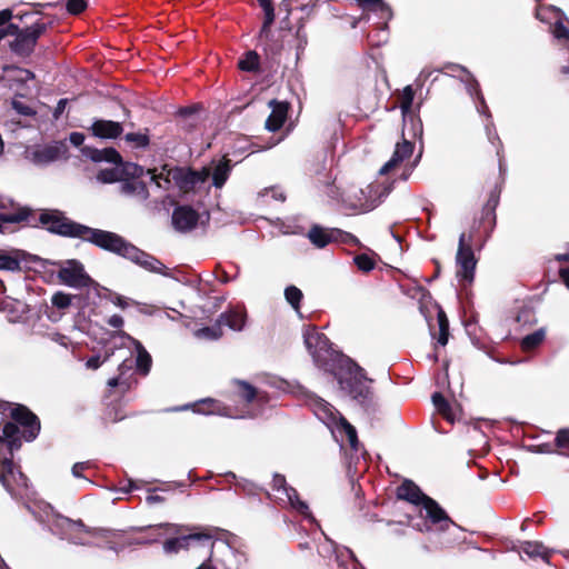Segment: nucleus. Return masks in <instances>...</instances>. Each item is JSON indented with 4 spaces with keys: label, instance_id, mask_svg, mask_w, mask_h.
<instances>
[{
    "label": "nucleus",
    "instance_id": "f257e3e1",
    "mask_svg": "<svg viewBox=\"0 0 569 569\" xmlns=\"http://www.w3.org/2000/svg\"><path fill=\"white\" fill-rule=\"evenodd\" d=\"M13 421L3 425L0 433V482L17 500H30L33 490L29 487L28 478L13 461V452L21 447V437L32 441L40 431V421L27 407L17 405L11 410Z\"/></svg>",
    "mask_w": 569,
    "mask_h": 569
},
{
    "label": "nucleus",
    "instance_id": "f03ea898",
    "mask_svg": "<svg viewBox=\"0 0 569 569\" xmlns=\"http://www.w3.org/2000/svg\"><path fill=\"white\" fill-rule=\"evenodd\" d=\"M305 345L315 363L325 371L332 372L340 389L352 399L365 402L370 393L365 371L352 359L332 349L329 339L315 329H306Z\"/></svg>",
    "mask_w": 569,
    "mask_h": 569
},
{
    "label": "nucleus",
    "instance_id": "7ed1b4c3",
    "mask_svg": "<svg viewBox=\"0 0 569 569\" xmlns=\"http://www.w3.org/2000/svg\"><path fill=\"white\" fill-rule=\"evenodd\" d=\"M39 221L46 226L50 232L58 233L64 237L79 238L83 241L90 242L98 248L127 258L129 248L132 243L127 241L118 233L90 228L88 226L74 222L64 217L58 210H46L41 212Z\"/></svg>",
    "mask_w": 569,
    "mask_h": 569
},
{
    "label": "nucleus",
    "instance_id": "20e7f679",
    "mask_svg": "<svg viewBox=\"0 0 569 569\" xmlns=\"http://www.w3.org/2000/svg\"><path fill=\"white\" fill-rule=\"evenodd\" d=\"M398 498L407 500L416 506H421V511H425V519L422 523L412 522V526L420 531H430L433 526L439 530H447L453 525V521L448 517L446 511L431 498L426 496L420 488L410 480H406L398 488Z\"/></svg>",
    "mask_w": 569,
    "mask_h": 569
},
{
    "label": "nucleus",
    "instance_id": "39448f33",
    "mask_svg": "<svg viewBox=\"0 0 569 569\" xmlns=\"http://www.w3.org/2000/svg\"><path fill=\"white\" fill-rule=\"evenodd\" d=\"M83 157L92 160L93 162H109L112 164L110 168L101 169L98 172L97 179L102 183H112L123 180V177H137L142 172V168L133 163H123L121 156L113 148L96 149L89 146L81 148Z\"/></svg>",
    "mask_w": 569,
    "mask_h": 569
},
{
    "label": "nucleus",
    "instance_id": "423d86ee",
    "mask_svg": "<svg viewBox=\"0 0 569 569\" xmlns=\"http://www.w3.org/2000/svg\"><path fill=\"white\" fill-rule=\"evenodd\" d=\"M310 406L318 417L329 428L336 427L340 432H343L350 447L358 450V437L353 426H351L346 418L329 402L326 400L315 397L311 399Z\"/></svg>",
    "mask_w": 569,
    "mask_h": 569
},
{
    "label": "nucleus",
    "instance_id": "0eeeda50",
    "mask_svg": "<svg viewBox=\"0 0 569 569\" xmlns=\"http://www.w3.org/2000/svg\"><path fill=\"white\" fill-rule=\"evenodd\" d=\"M44 30L46 24L42 22H36L23 30L14 24H9L0 30V41L12 37V40H8L10 49L19 56H28L32 52L38 38Z\"/></svg>",
    "mask_w": 569,
    "mask_h": 569
},
{
    "label": "nucleus",
    "instance_id": "6e6552de",
    "mask_svg": "<svg viewBox=\"0 0 569 569\" xmlns=\"http://www.w3.org/2000/svg\"><path fill=\"white\" fill-rule=\"evenodd\" d=\"M51 531L73 545L88 546L91 543L89 537L94 536L97 530L87 528L82 521H73L66 517H57L51 525Z\"/></svg>",
    "mask_w": 569,
    "mask_h": 569
},
{
    "label": "nucleus",
    "instance_id": "1a4fd4ad",
    "mask_svg": "<svg viewBox=\"0 0 569 569\" xmlns=\"http://www.w3.org/2000/svg\"><path fill=\"white\" fill-rule=\"evenodd\" d=\"M413 150L415 144L411 141L403 139L401 142H398L391 158L380 168L379 173L387 174L403 163V172L401 174V179L407 180L421 158L420 152L412 162H406L411 158Z\"/></svg>",
    "mask_w": 569,
    "mask_h": 569
},
{
    "label": "nucleus",
    "instance_id": "9d476101",
    "mask_svg": "<svg viewBox=\"0 0 569 569\" xmlns=\"http://www.w3.org/2000/svg\"><path fill=\"white\" fill-rule=\"evenodd\" d=\"M272 490L276 492L277 499L287 502L292 509L301 513L310 521H315L313 516L309 511L308 505L300 500L295 488L287 485L286 478L281 475H274L272 479Z\"/></svg>",
    "mask_w": 569,
    "mask_h": 569
},
{
    "label": "nucleus",
    "instance_id": "9b49d317",
    "mask_svg": "<svg viewBox=\"0 0 569 569\" xmlns=\"http://www.w3.org/2000/svg\"><path fill=\"white\" fill-rule=\"evenodd\" d=\"M456 262L458 267L457 278L467 283L472 282L477 261L471 244L466 240L465 233H461L459 237Z\"/></svg>",
    "mask_w": 569,
    "mask_h": 569
},
{
    "label": "nucleus",
    "instance_id": "f8f14e48",
    "mask_svg": "<svg viewBox=\"0 0 569 569\" xmlns=\"http://www.w3.org/2000/svg\"><path fill=\"white\" fill-rule=\"evenodd\" d=\"M58 278L66 286L76 289L90 287L93 282L86 272L83 264L78 260H67L61 263Z\"/></svg>",
    "mask_w": 569,
    "mask_h": 569
},
{
    "label": "nucleus",
    "instance_id": "ddd939ff",
    "mask_svg": "<svg viewBox=\"0 0 569 569\" xmlns=\"http://www.w3.org/2000/svg\"><path fill=\"white\" fill-rule=\"evenodd\" d=\"M68 153L64 141H54L50 144L39 146L29 152L30 160L39 166H46L62 158Z\"/></svg>",
    "mask_w": 569,
    "mask_h": 569
},
{
    "label": "nucleus",
    "instance_id": "4468645a",
    "mask_svg": "<svg viewBox=\"0 0 569 569\" xmlns=\"http://www.w3.org/2000/svg\"><path fill=\"white\" fill-rule=\"evenodd\" d=\"M212 535L208 532H193L168 539L163 543V550L167 553H177L180 550L188 549L192 543L197 542L201 546H207L209 549L213 548Z\"/></svg>",
    "mask_w": 569,
    "mask_h": 569
},
{
    "label": "nucleus",
    "instance_id": "2eb2a0df",
    "mask_svg": "<svg viewBox=\"0 0 569 569\" xmlns=\"http://www.w3.org/2000/svg\"><path fill=\"white\" fill-rule=\"evenodd\" d=\"M413 97H415V92H413L411 86L405 87V89H403V91L401 93V97H400V100H401L400 108H401V112H402V116H403V131L408 127V121H410V124H411V137L412 138H416V137L421 138V136H422V123H421L420 119H416L411 114V107H412V102H413Z\"/></svg>",
    "mask_w": 569,
    "mask_h": 569
},
{
    "label": "nucleus",
    "instance_id": "dca6fc26",
    "mask_svg": "<svg viewBox=\"0 0 569 569\" xmlns=\"http://www.w3.org/2000/svg\"><path fill=\"white\" fill-rule=\"evenodd\" d=\"M128 260L132 261L133 263L140 266L141 268L146 269L147 271L159 273V274H167L166 270L167 267L157 258L153 256L140 250L136 246H131L129 248V252L127 258Z\"/></svg>",
    "mask_w": 569,
    "mask_h": 569
},
{
    "label": "nucleus",
    "instance_id": "f3484780",
    "mask_svg": "<svg viewBox=\"0 0 569 569\" xmlns=\"http://www.w3.org/2000/svg\"><path fill=\"white\" fill-rule=\"evenodd\" d=\"M199 218V213L191 207L180 206L173 210L172 224L176 230L188 232L197 226Z\"/></svg>",
    "mask_w": 569,
    "mask_h": 569
},
{
    "label": "nucleus",
    "instance_id": "a211bd4d",
    "mask_svg": "<svg viewBox=\"0 0 569 569\" xmlns=\"http://www.w3.org/2000/svg\"><path fill=\"white\" fill-rule=\"evenodd\" d=\"M93 137L100 139H116L123 132V127L118 121L96 119L89 129Z\"/></svg>",
    "mask_w": 569,
    "mask_h": 569
},
{
    "label": "nucleus",
    "instance_id": "6ab92c4d",
    "mask_svg": "<svg viewBox=\"0 0 569 569\" xmlns=\"http://www.w3.org/2000/svg\"><path fill=\"white\" fill-rule=\"evenodd\" d=\"M262 9L264 12V19H263V23H262V27L259 32V41L264 47L266 50H269L272 53H276L280 50V47H273L270 44L271 37H272L271 26L274 22V18H276L274 9H273L272 4L267 6Z\"/></svg>",
    "mask_w": 569,
    "mask_h": 569
},
{
    "label": "nucleus",
    "instance_id": "aec40b11",
    "mask_svg": "<svg viewBox=\"0 0 569 569\" xmlns=\"http://www.w3.org/2000/svg\"><path fill=\"white\" fill-rule=\"evenodd\" d=\"M269 104L271 107V113L266 121V128L269 131H277L287 119L288 103L271 100Z\"/></svg>",
    "mask_w": 569,
    "mask_h": 569
},
{
    "label": "nucleus",
    "instance_id": "412c9836",
    "mask_svg": "<svg viewBox=\"0 0 569 569\" xmlns=\"http://www.w3.org/2000/svg\"><path fill=\"white\" fill-rule=\"evenodd\" d=\"M120 192L126 196L136 197L140 200H146L149 197L148 189L146 184L137 179H126L121 180Z\"/></svg>",
    "mask_w": 569,
    "mask_h": 569
},
{
    "label": "nucleus",
    "instance_id": "4be33fe9",
    "mask_svg": "<svg viewBox=\"0 0 569 569\" xmlns=\"http://www.w3.org/2000/svg\"><path fill=\"white\" fill-rule=\"evenodd\" d=\"M194 411L202 415H221L230 418H244L246 415H232L226 408H221L220 405L213 399H203L194 405Z\"/></svg>",
    "mask_w": 569,
    "mask_h": 569
},
{
    "label": "nucleus",
    "instance_id": "5701e85b",
    "mask_svg": "<svg viewBox=\"0 0 569 569\" xmlns=\"http://www.w3.org/2000/svg\"><path fill=\"white\" fill-rule=\"evenodd\" d=\"M221 326H227L233 331H241L246 325V313L241 310L222 312L219 318Z\"/></svg>",
    "mask_w": 569,
    "mask_h": 569
},
{
    "label": "nucleus",
    "instance_id": "b1692460",
    "mask_svg": "<svg viewBox=\"0 0 569 569\" xmlns=\"http://www.w3.org/2000/svg\"><path fill=\"white\" fill-rule=\"evenodd\" d=\"M136 347V351H137V358H136V366H137V369L142 373V375H148L149 371H150V368H151V363H152V360H151V356L149 355V352L143 348V346L136 339L131 338V337H127Z\"/></svg>",
    "mask_w": 569,
    "mask_h": 569
},
{
    "label": "nucleus",
    "instance_id": "393cba45",
    "mask_svg": "<svg viewBox=\"0 0 569 569\" xmlns=\"http://www.w3.org/2000/svg\"><path fill=\"white\" fill-rule=\"evenodd\" d=\"M363 10L373 11L380 14L381 19L389 20L392 16L391 9L383 0H356Z\"/></svg>",
    "mask_w": 569,
    "mask_h": 569
},
{
    "label": "nucleus",
    "instance_id": "a878e982",
    "mask_svg": "<svg viewBox=\"0 0 569 569\" xmlns=\"http://www.w3.org/2000/svg\"><path fill=\"white\" fill-rule=\"evenodd\" d=\"M308 238L316 247L325 248L333 240V231H328L315 226L309 230Z\"/></svg>",
    "mask_w": 569,
    "mask_h": 569
},
{
    "label": "nucleus",
    "instance_id": "bb28decb",
    "mask_svg": "<svg viewBox=\"0 0 569 569\" xmlns=\"http://www.w3.org/2000/svg\"><path fill=\"white\" fill-rule=\"evenodd\" d=\"M521 552L530 558L541 557L543 560H548L549 550L540 542L526 541L520 547Z\"/></svg>",
    "mask_w": 569,
    "mask_h": 569
},
{
    "label": "nucleus",
    "instance_id": "cd10ccee",
    "mask_svg": "<svg viewBox=\"0 0 569 569\" xmlns=\"http://www.w3.org/2000/svg\"><path fill=\"white\" fill-rule=\"evenodd\" d=\"M30 211L27 208H18L13 212H2L0 213V232H3L4 229L2 227L3 223H18L27 220Z\"/></svg>",
    "mask_w": 569,
    "mask_h": 569
},
{
    "label": "nucleus",
    "instance_id": "c85d7f7f",
    "mask_svg": "<svg viewBox=\"0 0 569 569\" xmlns=\"http://www.w3.org/2000/svg\"><path fill=\"white\" fill-rule=\"evenodd\" d=\"M223 335L222 326L217 319V321L210 327H203L194 331V336L198 339L204 340H217L221 338Z\"/></svg>",
    "mask_w": 569,
    "mask_h": 569
},
{
    "label": "nucleus",
    "instance_id": "c756f323",
    "mask_svg": "<svg viewBox=\"0 0 569 569\" xmlns=\"http://www.w3.org/2000/svg\"><path fill=\"white\" fill-rule=\"evenodd\" d=\"M180 124L187 130L192 129L199 121V116L196 112L194 107L182 108L178 112Z\"/></svg>",
    "mask_w": 569,
    "mask_h": 569
},
{
    "label": "nucleus",
    "instance_id": "7c9ffc66",
    "mask_svg": "<svg viewBox=\"0 0 569 569\" xmlns=\"http://www.w3.org/2000/svg\"><path fill=\"white\" fill-rule=\"evenodd\" d=\"M432 403L439 413H441L448 421L453 422L455 417L451 407L441 393L435 392L432 395Z\"/></svg>",
    "mask_w": 569,
    "mask_h": 569
},
{
    "label": "nucleus",
    "instance_id": "2f4dec72",
    "mask_svg": "<svg viewBox=\"0 0 569 569\" xmlns=\"http://www.w3.org/2000/svg\"><path fill=\"white\" fill-rule=\"evenodd\" d=\"M546 338V330L540 328L532 333L527 335L521 340V347L523 350L529 351L538 347Z\"/></svg>",
    "mask_w": 569,
    "mask_h": 569
},
{
    "label": "nucleus",
    "instance_id": "473e14b6",
    "mask_svg": "<svg viewBox=\"0 0 569 569\" xmlns=\"http://www.w3.org/2000/svg\"><path fill=\"white\" fill-rule=\"evenodd\" d=\"M230 173V166L228 161L219 162L213 169L212 183L217 188H221L227 181Z\"/></svg>",
    "mask_w": 569,
    "mask_h": 569
},
{
    "label": "nucleus",
    "instance_id": "72a5a7b5",
    "mask_svg": "<svg viewBox=\"0 0 569 569\" xmlns=\"http://www.w3.org/2000/svg\"><path fill=\"white\" fill-rule=\"evenodd\" d=\"M461 70L467 73L466 88H467L469 94L471 97H473L476 94L480 99L481 106L477 107L478 111L486 113L488 111V107L486 106L483 97L480 94L478 82L465 69H461Z\"/></svg>",
    "mask_w": 569,
    "mask_h": 569
},
{
    "label": "nucleus",
    "instance_id": "f704fd0d",
    "mask_svg": "<svg viewBox=\"0 0 569 569\" xmlns=\"http://www.w3.org/2000/svg\"><path fill=\"white\" fill-rule=\"evenodd\" d=\"M236 385L238 386V396L246 402H251L257 398V390L253 386L240 380L236 381Z\"/></svg>",
    "mask_w": 569,
    "mask_h": 569
},
{
    "label": "nucleus",
    "instance_id": "c9c22d12",
    "mask_svg": "<svg viewBox=\"0 0 569 569\" xmlns=\"http://www.w3.org/2000/svg\"><path fill=\"white\" fill-rule=\"evenodd\" d=\"M0 270L17 271L20 270V261L17 257L4 251H0Z\"/></svg>",
    "mask_w": 569,
    "mask_h": 569
},
{
    "label": "nucleus",
    "instance_id": "e433bc0d",
    "mask_svg": "<svg viewBox=\"0 0 569 569\" xmlns=\"http://www.w3.org/2000/svg\"><path fill=\"white\" fill-rule=\"evenodd\" d=\"M284 297L291 307L298 311L300 308V301L303 297L302 291L296 286H289L284 290Z\"/></svg>",
    "mask_w": 569,
    "mask_h": 569
},
{
    "label": "nucleus",
    "instance_id": "4c0bfd02",
    "mask_svg": "<svg viewBox=\"0 0 569 569\" xmlns=\"http://www.w3.org/2000/svg\"><path fill=\"white\" fill-rule=\"evenodd\" d=\"M259 66V56L254 51H249L243 59L239 61V68L244 71H254Z\"/></svg>",
    "mask_w": 569,
    "mask_h": 569
},
{
    "label": "nucleus",
    "instance_id": "58836bf2",
    "mask_svg": "<svg viewBox=\"0 0 569 569\" xmlns=\"http://www.w3.org/2000/svg\"><path fill=\"white\" fill-rule=\"evenodd\" d=\"M124 140L138 148H144L149 144V137L141 132H130L124 136Z\"/></svg>",
    "mask_w": 569,
    "mask_h": 569
},
{
    "label": "nucleus",
    "instance_id": "ea45409f",
    "mask_svg": "<svg viewBox=\"0 0 569 569\" xmlns=\"http://www.w3.org/2000/svg\"><path fill=\"white\" fill-rule=\"evenodd\" d=\"M556 445L563 450L565 455L569 456V430H559L556 437Z\"/></svg>",
    "mask_w": 569,
    "mask_h": 569
},
{
    "label": "nucleus",
    "instance_id": "a19ab883",
    "mask_svg": "<svg viewBox=\"0 0 569 569\" xmlns=\"http://www.w3.org/2000/svg\"><path fill=\"white\" fill-rule=\"evenodd\" d=\"M51 302L58 309H64L71 305V296L63 292H57L52 296Z\"/></svg>",
    "mask_w": 569,
    "mask_h": 569
},
{
    "label": "nucleus",
    "instance_id": "79ce46f5",
    "mask_svg": "<svg viewBox=\"0 0 569 569\" xmlns=\"http://www.w3.org/2000/svg\"><path fill=\"white\" fill-rule=\"evenodd\" d=\"M88 3L87 0H68L67 10L71 14H79L86 10Z\"/></svg>",
    "mask_w": 569,
    "mask_h": 569
},
{
    "label": "nucleus",
    "instance_id": "37998d69",
    "mask_svg": "<svg viewBox=\"0 0 569 569\" xmlns=\"http://www.w3.org/2000/svg\"><path fill=\"white\" fill-rule=\"evenodd\" d=\"M355 263L357 264V267L360 270L366 271V272H368L375 268V262L372 261L371 258H369L366 254L357 256L355 258Z\"/></svg>",
    "mask_w": 569,
    "mask_h": 569
},
{
    "label": "nucleus",
    "instance_id": "c03bdc74",
    "mask_svg": "<svg viewBox=\"0 0 569 569\" xmlns=\"http://www.w3.org/2000/svg\"><path fill=\"white\" fill-rule=\"evenodd\" d=\"M555 38L569 41V29L561 22L557 21L552 27Z\"/></svg>",
    "mask_w": 569,
    "mask_h": 569
},
{
    "label": "nucleus",
    "instance_id": "a18cd8bd",
    "mask_svg": "<svg viewBox=\"0 0 569 569\" xmlns=\"http://www.w3.org/2000/svg\"><path fill=\"white\" fill-rule=\"evenodd\" d=\"M12 108L19 113V114H22V116H32L34 114V111L33 109L26 104L24 102L18 100V99H13L12 102Z\"/></svg>",
    "mask_w": 569,
    "mask_h": 569
},
{
    "label": "nucleus",
    "instance_id": "49530a36",
    "mask_svg": "<svg viewBox=\"0 0 569 569\" xmlns=\"http://www.w3.org/2000/svg\"><path fill=\"white\" fill-rule=\"evenodd\" d=\"M89 467V462H77L72 467V476L76 478H83L82 472Z\"/></svg>",
    "mask_w": 569,
    "mask_h": 569
},
{
    "label": "nucleus",
    "instance_id": "de8ad7c7",
    "mask_svg": "<svg viewBox=\"0 0 569 569\" xmlns=\"http://www.w3.org/2000/svg\"><path fill=\"white\" fill-rule=\"evenodd\" d=\"M439 332H449V322L442 310L438 312Z\"/></svg>",
    "mask_w": 569,
    "mask_h": 569
},
{
    "label": "nucleus",
    "instance_id": "09e8293b",
    "mask_svg": "<svg viewBox=\"0 0 569 569\" xmlns=\"http://www.w3.org/2000/svg\"><path fill=\"white\" fill-rule=\"evenodd\" d=\"M159 527L164 528L166 533H168V535H178L184 528L182 526L174 525V523H161V525H159Z\"/></svg>",
    "mask_w": 569,
    "mask_h": 569
},
{
    "label": "nucleus",
    "instance_id": "8fccbe9b",
    "mask_svg": "<svg viewBox=\"0 0 569 569\" xmlns=\"http://www.w3.org/2000/svg\"><path fill=\"white\" fill-rule=\"evenodd\" d=\"M16 79L21 82H27L33 78V73L27 69H16Z\"/></svg>",
    "mask_w": 569,
    "mask_h": 569
},
{
    "label": "nucleus",
    "instance_id": "3c124183",
    "mask_svg": "<svg viewBox=\"0 0 569 569\" xmlns=\"http://www.w3.org/2000/svg\"><path fill=\"white\" fill-rule=\"evenodd\" d=\"M236 486L248 493H254L256 486L248 480L241 479L237 481Z\"/></svg>",
    "mask_w": 569,
    "mask_h": 569
},
{
    "label": "nucleus",
    "instance_id": "603ef678",
    "mask_svg": "<svg viewBox=\"0 0 569 569\" xmlns=\"http://www.w3.org/2000/svg\"><path fill=\"white\" fill-rule=\"evenodd\" d=\"M152 180L156 182V184L159 188L168 189V186L170 184V179L168 177H163L162 173L152 176Z\"/></svg>",
    "mask_w": 569,
    "mask_h": 569
},
{
    "label": "nucleus",
    "instance_id": "864d4df0",
    "mask_svg": "<svg viewBox=\"0 0 569 569\" xmlns=\"http://www.w3.org/2000/svg\"><path fill=\"white\" fill-rule=\"evenodd\" d=\"M103 363V361L101 360L100 356H93L91 358H89L86 362V367L88 369H91V370H96L98 369L101 365Z\"/></svg>",
    "mask_w": 569,
    "mask_h": 569
},
{
    "label": "nucleus",
    "instance_id": "5fc2aeb1",
    "mask_svg": "<svg viewBox=\"0 0 569 569\" xmlns=\"http://www.w3.org/2000/svg\"><path fill=\"white\" fill-rule=\"evenodd\" d=\"M69 140L74 147H80L84 141V134L81 132H72L69 136Z\"/></svg>",
    "mask_w": 569,
    "mask_h": 569
},
{
    "label": "nucleus",
    "instance_id": "6e6d98bb",
    "mask_svg": "<svg viewBox=\"0 0 569 569\" xmlns=\"http://www.w3.org/2000/svg\"><path fill=\"white\" fill-rule=\"evenodd\" d=\"M49 338L59 343L60 346H63V347H67L68 346V338L61 333H58V332H54V333H50L49 335Z\"/></svg>",
    "mask_w": 569,
    "mask_h": 569
},
{
    "label": "nucleus",
    "instance_id": "4d7b16f0",
    "mask_svg": "<svg viewBox=\"0 0 569 569\" xmlns=\"http://www.w3.org/2000/svg\"><path fill=\"white\" fill-rule=\"evenodd\" d=\"M108 323L113 328H121L123 326V318L119 315H113L108 319Z\"/></svg>",
    "mask_w": 569,
    "mask_h": 569
},
{
    "label": "nucleus",
    "instance_id": "13d9d810",
    "mask_svg": "<svg viewBox=\"0 0 569 569\" xmlns=\"http://www.w3.org/2000/svg\"><path fill=\"white\" fill-rule=\"evenodd\" d=\"M112 302H113L117 307H119V308H121V309H126V308L128 307V305H129V303H128V300H127L124 297H122V296H117V297H114V298L112 299Z\"/></svg>",
    "mask_w": 569,
    "mask_h": 569
},
{
    "label": "nucleus",
    "instance_id": "bf43d9fd",
    "mask_svg": "<svg viewBox=\"0 0 569 569\" xmlns=\"http://www.w3.org/2000/svg\"><path fill=\"white\" fill-rule=\"evenodd\" d=\"M204 179H206L204 177H201L200 174H198L196 172H190L187 176V182H189L191 184H194L198 181H204Z\"/></svg>",
    "mask_w": 569,
    "mask_h": 569
},
{
    "label": "nucleus",
    "instance_id": "052dcab7",
    "mask_svg": "<svg viewBox=\"0 0 569 569\" xmlns=\"http://www.w3.org/2000/svg\"><path fill=\"white\" fill-rule=\"evenodd\" d=\"M66 104H67V100L66 99H60L58 104H57V108L54 110V118H59V116L63 112L64 108H66Z\"/></svg>",
    "mask_w": 569,
    "mask_h": 569
},
{
    "label": "nucleus",
    "instance_id": "680f3d73",
    "mask_svg": "<svg viewBox=\"0 0 569 569\" xmlns=\"http://www.w3.org/2000/svg\"><path fill=\"white\" fill-rule=\"evenodd\" d=\"M269 193L276 200L284 201V199H286L284 194L277 189H271V190L267 191V194H269Z\"/></svg>",
    "mask_w": 569,
    "mask_h": 569
},
{
    "label": "nucleus",
    "instance_id": "e2e57ef3",
    "mask_svg": "<svg viewBox=\"0 0 569 569\" xmlns=\"http://www.w3.org/2000/svg\"><path fill=\"white\" fill-rule=\"evenodd\" d=\"M11 18V12L9 10H3L0 12V27L4 26Z\"/></svg>",
    "mask_w": 569,
    "mask_h": 569
},
{
    "label": "nucleus",
    "instance_id": "0e129e2a",
    "mask_svg": "<svg viewBox=\"0 0 569 569\" xmlns=\"http://www.w3.org/2000/svg\"><path fill=\"white\" fill-rule=\"evenodd\" d=\"M211 557H212V549H210V556L207 561H204L200 567L197 569H217L214 566L211 565Z\"/></svg>",
    "mask_w": 569,
    "mask_h": 569
},
{
    "label": "nucleus",
    "instance_id": "69168bd1",
    "mask_svg": "<svg viewBox=\"0 0 569 569\" xmlns=\"http://www.w3.org/2000/svg\"><path fill=\"white\" fill-rule=\"evenodd\" d=\"M560 276H561L565 284L567 286V288L569 289V269H561Z\"/></svg>",
    "mask_w": 569,
    "mask_h": 569
},
{
    "label": "nucleus",
    "instance_id": "338daca9",
    "mask_svg": "<svg viewBox=\"0 0 569 569\" xmlns=\"http://www.w3.org/2000/svg\"><path fill=\"white\" fill-rule=\"evenodd\" d=\"M449 332H439L438 343L446 346L448 342Z\"/></svg>",
    "mask_w": 569,
    "mask_h": 569
},
{
    "label": "nucleus",
    "instance_id": "774afa93",
    "mask_svg": "<svg viewBox=\"0 0 569 569\" xmlns=\"http://www.w3.org/2000/svg\"><path fill=\"white\" fill-rule=\"evenodd\" d=\"M162 500H163V498H162V497H160V496H156V495H151V496H148V497H147V501H148L149 503H157V502H161Z\"/></svg>",
    "mask_w": 569,
    "mask_h": 569
}]
</instances>
